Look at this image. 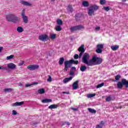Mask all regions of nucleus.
Masks as SVG:
<instances>
[{
	"label": "nucleus",
	"instance_id": "f257e3e1",
	"mask_svg": "<svg viewBox=\"0 0 128 128\" xmlns=\"http://www.w3.org/2000/svg\"><path fill=\"white\" fill-rule=\"evenodd\" d=\"M102 58H98L96 56H92L91 61V64L90 66H98V64H100L102 62Z\"/></svg>",
	"mask_w": 128,
	"mask_h": 128
},
{
	"label": "nucleus",
	"instance_id": "f03ea898",
	"mask_svg": "<svg viewBox=\"0 0 128 128\" xmlns=\"http://www.w3.org/2000/svg\"><path fill=\"white\" fill-rule=\"evenodd\" d=\"M90 60V54L88 53H84L82 58V62L86 64L88 66H90L92 59L89 60Z\"/></svg>",
	"mask_w": 128,
	"mask_h": 128
},
{
	"label": "nucleus",
	"instance_id": "7ed1b4c3",
	"mask_svg": "<svg viewBox=\"0 0 128 128\" xmlns=\"http://www.w3.org/2000/svg\"><path fill=\"white\" fill-rule=\"evenodd\" d=\"M72 64H78V61L70 60H66L64 62V70H66V72H68V68H70V66H72Z\"/></svg>",
	"mask_w": 128,
	"mask_h": 128
},
{
	"label": "nucleus",
	"instance_id": "20e7f679",
	"mask_svg": "<svg viewBox=\"0 0 128 128\" xmlns=\"http://www.w3.org/2000/svg\"><path fill=\"white\" fill-rule=\"evenodd\" d=\"M6 18L8 22H11L14 23H16L19 20L18 17L12 14H10L8 15H7L6 16Z\"/></svg>",
	"mask_w": 128,
	"mask_h": 128
},
{
	"label": "nucleus",
	"instance_id": "39448f33",
	"mask_svg": "<svg viewBox=\"0 0 128 128\" xmlns=\"http://www.w3.org/2000/svg\"><path fill=\"white\" fill-rule=\"evenodd\" d=\"M125 86V87L128 88V81L126 79H122L121 82H119L117 84V88H122V86Z\"/></svg>",
	"mask_w": 128,
	"mask_h": 128
},
{
	"label": "nucleus",
	"instance_id": "423d86ee",
	"mask_svg": "<svg viewBox=\"0 0 128 128\" xmlns=\"http://www.w3.org/2000/svg\"><path fill=\"white\" fill-rule=\"evenodd\" d=\"M98 10V6L96 5H93L90 7L88 11V16H92L94 14V12L96 10Z\"/></svg>",
	"mask_w": 128,
	"mask_h": 128
},
{
	"label": "nucleus",
	"instance_id": "0eeeda50",
	"mask_svg": "<svg viewBox=\"0 0 128 128\" xmlns=\"http://www.w3.org/2000/svg\"><path fill=\"white\" fill-rule=\"evenodd\" d=\"M84 28V26L82 25H78L76 26H72L70 28V32H76V30H80Z\"/></svg>",
	"mask_w": 128,
	"mask_h": 128
},
{
	"label": "nucleus",
	"instance_id": "6e6552de",
	"mask_svg": "<svg viewBox=\"0 0 128 128\" xmlns=\"http://www.w3.org/2000/svg\"><path fill=\"white\" fill-rule=\"evenodd\" d=\"M21 16L23 19L24 22V24H28V16H26L24 9L22 10Z\"/></svg>",
	"mask_w": 128,
	"mask_h": 128
},
{
	"label": "nucleus",
	"instance_id": "1a4fd4ad",
	"mask_svg": "<svg viewBox=\"0 0 128 128\" xmlns=\"http://www.w3.org/2000/svg\"><path fill=\"white\" fill-rule=\"evenodd\" d=\"M104 44H98L96 46L97 49L96 50V52L97 54H102V50L104 48Z\"/></svg>",
	"mask_w": 128,
	"mask_h": 128
},
{
	"label": "nucleus",
	"instance_id": "9d476101",
	"mask_svg": "<svg viewBox=\"0 0 128 128\" xmlns=\"http://www.w3.org/2000/svg\"><path fill=\"white\" fill-rule=\"evenodd\" d=\"M84 45H82L80 46V47L78 48V52H81L79 54V58H82V54H84V52H86V50H84Z\"/></svg>",
	"mask_w": 128,
	"mask_h": 128
},
{
	"label": "nucleus",
	"instance_id": "9b49d317",
	"mask_svg": "<svg viewBox=\"0 0 128 128\" xmlns=\"http://www.w3.org/2000/svg\"><path fill=\"white\" fill-rule=\"evenodd\" d=\"M20 2L21 4L26 6H32V4L28 2L25 1L24 0H20Z\"/></svg>",
	"mask_w": 128,
	"mask_h": 128
},
{
	"label": "nucleus",
	"instance_id": "f8f14e48",
	"mask_svg": "<svg viewBox=\"0 0 128 128\" xmlns=\"http://www.w3.org/2000/svg\"><path fill=\"white\" fill-rule=\"evenodd\" d=\"M38 38L40 40H42V42H46V40H48V36H47L46 34L41 35L39 36Z\"/></svg>",
	"mask_w": 128,
	"mask_h": 128
},
{
	"label": "nucleus",
	"instance_id": "ddd939ff",
	"mask_svg": "<svg viewBox=\"0 0 128 128\" xmlns=\"http://www.w3.org/2000/svg\"><path fill=\"white\" fill-rule=\"evenodd\" d=\"M72 90H78V80L74 82L72 85Z\"/></svg>",
	"mask_w": 128,
	"mask_h": 128
},
{
	"label": "nucleus",
	"instance_id": "4468645a",
	"mask_svg": "<svg viewBox=\"0 0 128 128\" xmlns=\"http://www.w3.org/2000/svg\"><path fill=\"white\" fill-rule=\"evenodd\" d=\"M24 104V102H16L15 103L12 104V106H22V104Z\"/></svg>",
	"mask_w": 128,
	"mask_h": 128
},
{
	"label": "nucleus",
	"instance_id": "2eb2a0df",
	"mask_svg": "<svg viewBox=\"0 0 128 128\" xmlns=\"http://www.w3.org/2000/svg\"><path fill=\"white\" fill-rule=\"evenodd\" d=\"M8 68L10 70H14L16 68V64L13 63H10L8 64Z\"/></svg>",
	"mask_w": 128,
	"mask_h": 128
},
{
	"label": "nucleus",
	"instance_id": "dca6fc26",
	"mask_svg": "<svg viewBox=\"0 0 128 128\" xmlns=\"http://www.w3.org/2000/svg\"><path fill=\"white\" fill-rule=\"evenodd\" d=\"M72 80V77L70 76V78H65L63 80V82L64 84H66L67 82H70Z\"/></svg>",
	"mask_w": 128,
	"mask_h": 128
},
{
	"label": "nucleus",
	"instance_id": "f3484780",
	"mask_svg": "<svg viewBox=\"0 0 128 128\" xmlns=\"http://www.w3.org/2000/svg\"><path fill=\"white\" fill-rule=\"evenodd\" d=\"M118 48H120V46L118 45L112 46H111V50L114 51L118 50Z\"/></svg>",
	"mask_w": 128,
	"mask_h": 128
},
{
	"label": "nucleus",
	"instance_id": "a211bd4d",
	"mask_svg": "<svg viewBox=\"0 0 128 128\" xmlns=\"http://www.w3.org/2000/svg\"><path fill=\"white\" fill-rule=\"evenodd\" d=\"M58 108V105L54 104L50 105L48 106V108H50V110H52V108Z\"/></svg>",
	"mask_w": 128,
	"mask_h": 128
},
{
	"label": "nucleus",
	"instance_id": "6ab92c4d",
	"mask_svg": "<svg viewBox=\"0 0 128 128\" xmlns=\"http://www.w3.org/2000/svg\"><path fill=\"white\" fill-rule=\"evenodd\" d=\"M52 100L51 99H44L42 100V102L43 104H46L48 102H52Z\"/></svg>",
	"mask_w": 128,
	"mask_h": 128
},
{
	"label": "nucleus",
	"instance_id": "aec40b11",
	"mask_svg": "<svg viewBox=\"0 0 128 128\" xmlns=\"http://www.w3.org/2000/svg\"><path fill=\"white\" fill-rule=\"evenodd\" d=\"M64 58H61L59 60V64L60 66H62L64 64Z\"/></svg>",
	"mask_w": 128,
	"mask_h": 128
},
{
	"label": "nucleus",
	"instance_id": "412c9836",
	"mask_svg": "<svg viewBox=\"0 0 128 128\" xmlns=\"http://www.w3.org/2000/svg\"><path fill=\"white\" fill-rule=\"evenodd\" d=\"M67 10L68 12H74V10L72 9V6L71 5L68 6Z\"/></svg>",
	"mask_w": 128,
	"mask_h": 128
},
{
	"label": "nucleus",
	"instance_id": "4be33fe9",
	"mask_svg": "<svg viewBox=\"0 0 128 128\" xmlns=\"http://www.w3.org/2000/svg\"><path fill=\"white\" fill-rule=\"evenodd\" d=\"M80 70H81V72H86V66H80Z\"/></svg>",
	"mask_w": 128,
	"mask_h": 128
},
{
	"label": "nucleus",
	"instance_id": "5701e85b",
	"mask_svg": "<svg viewBox=\"0 0 128 128\" xmlns=\"http://www.w3.org/2000/svg\"><path fill=\"white\" fill-rule=\"evenodd\" d=\"M17 32H24V28H22V26L18 27Z\"/></svg>",
	"mask_w": 128,
	"mask_h": 128
},
{
	"label": "nucleus",
	"instance_id": "b1692460",
	"mask_svg": "<svg viewBox=\"0 0 128 128\" xmlns=\"http://www.w3.org/2000/svg\"><path fill=\"white\" fill-rule=\"evenodd\" d=\"M88 110L91 114H96V110L94 109H92V108H88Z\"/></svg>",
	"mask_w": 128,
	"mask_h": 128
},
{
	"label": "nucleus",
	"instance_id": "393cba45",
	"mask_svg": "<svg viewBox=\"0 0 128 128\" xmlns=\"http://www.w3.org/2000/svg\"><path fill=\"white\" fill-rule=\"evenodd\" d=\"M104 126V122L102 121L100 124L96 126V128H102Z\"/></svg>",
	"mask_w": 128,
	"mask_h": 128
},
{
	"label": "nucleus",
	"instance_id": "a878e982",
	"mask_svg": "<svg viewBox=\"0 0 128 128\" xmlns=\"http://www.w3.org/2000/svg\"><path fill=\"white\" fill-rule=\"evenodd\" d=\"M82 5L84 6H85L86 8L88 6V2H86V1H84L82 2Z\"/></svg>",
	"mask_w": 128,
	"mask_h": 128
},
{
	"label": "nucleus",
	"instance_id": "bb28decb",
	"mask_svg": "<svg viewBox=\"0 0 128 128\" xmlns=\"http://www.w3.org/2000/svg\"><path fill=\"white\" fill-rule=\"evenodd\" d=\"M55 30L56 32H60V30H62V26H57L55 27Z\"/></svg>",
	"mask_w": 128,
	"mask_h": 128
},
{
	"label": "nucleus",
	"instance_id": "cd10ccee",
	"mask_svg": "<svg viewBox=\"0 0 128 128\" xmlns=\"http://www.w3.org/2000/svg\"><path fill=\"white\" fill-rule=\"evenodd\" d=\"M38 94H44V92H46V91L44 90V89L41 88L38 90Z\"/></svg>",
	"mask_w": 128,
	"mask_h": 128
},
{
	"label": "nucleus",
	"instance_id": "c85d7f7f",
	"mask_svg": "<svg viewBox=\"0 0 128 128\" xmlns=\"http://www.w3.org/2000/svg\"><path fill=\"white\" fill-rule=\"evenodd\" d=\"M94 96H96V94H88L87 95V98H94Z\"/></svg>",
	"mask_w": 128,
	"mask_h": 128
},
{
	"label": "nucleus",
	"instance_id": "c756f323",
	"mask_svg": "<svg viewBox=\"0 0 128 128\" xmlns=\"http://www.w3.org/2000/svg\"><path fill=\"white\" fill-rule=\"evenodd\" d=\"M56 22L59 26H62V20H57Z\"/></svg>",
	"mask_w": 128,
	"mask_h": 128
},
{
	"label": "nucleus",
	"instance_id": "7c9ffc66",
	"mask_svg": "<svg viewBox=\"0 0 128 128\" xmlns=\"http://www.w3.org/2000/svg\"><path fill=\"white\" fill-rule=\"evenodd\" d=\"M56 36V34H50V38H52V40H54Z\"/></svg>",
	"mask_w": 128,
	"mask_h": 128
},
{
	"label": "nucleus",
	"instance_id": "2f4dec72",
	"mask_svg": "<svg viewBox=\"0 0 128 128\" xmlns=\"http://www.w3.org/2000/svg\"><path fill=\"white\" fill-rule=\"evenodd\" d=\"M106 102H110V100H112V96H107L106 98Z\"/></svg>",
	"mask_w": 128,
	"mask_h": 128
},
{
	"label": "nucleus",
	"instance_id": "473e14b6",
	"mask_svg": "<svg viewBox=\"0 0 128 128\" xmlns=\"http://www.w3.org/2000/svg\"><path fill=\"white\" fill-rule=\"evenodd\" d=\"M4 90L5 92H10L12 90V89L10 88H5Z\"/></svg>",
	"mask_w": 128,
	"mask_h": 128
},
{
	"label": "nucleus",
	"instance_id": "72a5a7b5",
	"mask_svg": "<svg viewBox=\"0 0 128 128\" xmlns=\"http://www.w3.org/2000/svg\"><path fill=\"white\" fill-rule=\"evenodd\" d=\"M103 9L104 10H106V12H108L110 10V6L104 7Z\"/></svg>",
	"mask_w": 128,
	"mask_h": 128
},
{
	"label": "nucleus",
	"instance_id": "f704fd0d",
	"mask_svg": "<svg viewBox=\"0 0 128 128\" xmlns=\"http://www.w3.org/2000/svg\"><path fill=\"white\" fill-rule=\"evenodd\" d=\"M39 66L38 65H32V70H38V68Z\"/></svg>",
	"mask_w": 128,
	"mask_h": 128
},
{
	"label": "nucleus",
	"instance_id": "c9c22d12",
	"mask_svg": "<svg viewBox=\"0 0 128 128\" xmlns=\"http://www.w3.org/2000/svg\"><path fill=\"white\" fill-rule=\"evenodd\" d=\"M104 86V83H102L100 84H98L96 86V88H102V86Z\"/></svg>",
	"mask_w": 128,
	"mask_h": 128
},
{
	"label": "nucleus",
	"instance_id": "e433bc0d",
	"mask_svg": "<svg viewBox=\"0 0 128 128\" xmlns=\"http://www.w3.org/2000/svg\"><path fill=\"white\" fill-rule=\"evenodd\" d=\"M120 78H121L120 75L118 74L117 76H115V80H120Z\"/></svg>",
	"mask_w": 128,
	"mask_h": 128
},
{
	"label": "nucleus",
	"instance_id": "4c0bfd02",
	"mask_svg": "<svg viewBox=\"0 0 128 128\" xmlns=\"http://www.w3.org/2000/svg\"><path fill=\"white\" fill-rule=\"evenodd\" d=\"M14 55H10V56H8L6 57V60H12V58H14Z\"/></svg>",
	"mask_w": 128,
	"mask_h": 128
},
{
	"label": "nucleus",
	"instance_id": "58836bf2",
	"mask_svg": "<svg viewBox=\"0 0 128 128\" xmlns=\"http://www.w3.org/2000/svg\"><path fill=\"white\" fill-rule=\"evenodd\" d=\"M100 4H106V0H100Z\"/></svg>",
	"mask_w": 128,
	"mask_h": 128
},
{
	"label": "nucleus",
	"instance_id": "ea45409f",
	"mask_svg": "<svg viewBox=\"0 0 128 128\" xmlns=\"http://www.w3.org/2000/svg\"><path fill=\"white\" fill-rule=\"evenodd\" d=\"M12 114H13V116H16V114H18V112H16V111L13 110L12 111Z\"/></svg>",
	"mask_w": 128,
	"mask_h": 128
},
{
	"label": "nucleus",
	"instance_id": "a19ab883",
	"mask_svg": "<svg viewBox=\"0 0 128 128\" xmlns=\"http://www.w3.org/2000/svg\"><path fill=\"white\" fill-rule=\"evenodd\" d=\"M48 78L47 80V82H52V76H48Z\"/></svg>",
	"mask_w": 128,
	"mask_h": 128
},
{
	"label": "nucleus",
	"instance_id": "79ce46f5",
	"mask_svg": "<svg viewBox=\"0 0 128 128\" xmlns=\"http://www.w3.org/2000/svg\"><path fill=\"white\" fill-rule=\"evenodd\" d=\"M78 58H79L78 54H75L74 55V58L75 60H78Z\"/></svg>",
	"mask_w": 128,
	"mask_h": 128
},
{
	"label": "nucleus",
	"instance_id": "37998d69",
	"mask_svg": "<svg viewBox=\"0 0 128 128\" xmlns=\"http://www.w3.org/2000/svg\"><path fill=\"white\" fill-rule=\"evenodd\" d=\"M28 70H32V65H30L28 66Z\"/></svg>",
	"mask_w": 128,
	"mask_h": 128
},
{
	"label": "nucleus",
	"instance_id": "c03bdc74",
	"mask_svg": "<svg viewBox=\"0 0 128 128\" xmlns=\"http://www.w3.org/2000/svg\"><path fill=\"white\" fill-rule=\"evenodd\" d=\"M80 14H76V20H78V18H80Z\"/></svg>",
	"mask_w": 128,
	"mask_h": 128
},
{
	"label": "nucleus",
	"instance_id": "a18cd8bd",
	"mask_svg": "<svg viewBox=\"0 0 128 128\" xmlns=\"http://www.w3.org/2000/svg\"><path fill=\"white\" fill-rule=\"evenodd\" d=\"M32 86V84H26L25 85L26 88H28V86Z\"/></svg>",
	"mask_w": 128,
	"mask_h": 128
},
{
	"label": "nucleus",
	"instance_id": "49530a36",
	"mask_svg": "<svg viewBox=\"0 0 128 128\" xmlns=\"http://www.w3.org/2000/svg\"><path fill=\"white\" fill-rule=\"evenodd\" d=\"M70 76H74V72L73 71H70Z\"/></svg>",
	"mask_w": 128,
	"mask_h": 128
},
{
	"label": "nucleus",
	"instance_id": "de8ad7c7",
	"mask_svg": "<svg viewBox=\"0 0 128 128\" xmlns=\"http://www.w3.org/2000/svg\"><path fill=\"white\" fill-rule=\"evenodd\" d=\"M24 64V61H21L19 63V66H22V64Z\"/></svg>",
	"mask_w": 128,
	"mask_h": 128
},
{
	"label": "nucleus",
	"instance_id": "09e8293b",
	"mask_svg": "<svg viewBox=\"0 0 128 128\" xmlns=\"http://www.w3.org/2000/svg\"><path fill=\"white\" fill-rule=\"evenodd\" d=\"M100 30V26H97L95 28L96 30L98 31Z\"/></svg>",
	"mask_w": 128,
	"mask_h": 128
},
{
	"label": "nucleus",
	"instance_id": "8fccbe9b",
	"mask_svg": "<svg viewBox=\"0 0 128 128\" xmlns=\"http://www.w3.org/2000/svg\"><path fill=\"white\" fill-rule=\"evenodd\" d=\"M36 84H38V82H32V86H36Z\"/></svg>",
	"mask_w": 128,
	"mask_h": 128
},
{
	"label": "nucleus",
	"instance_id": "3c124183",
	"mask_svg": "<svg viewBox=\"0 0 128 128\" xmlns=\"http://www.w3.org/2000/svg\"><path fill=\"white\" fill-rule=\"evenodd\" d=\"M62 94H70V92H62Z\"/></svg>",
	"mask_w": 128,
	"mask_h": 128
},
{
	"label": "nucleus",
	"instance_id": "603ef678",
	"mask_svg": "<svg viewBox=\"0 0 128 128\" xmlns=\"http://www.w3.org/2000/svg\"><path fill=\"white\" fill-rule=\"evenodd\" d=\"M71 109H72V110H78V108H71Z\"/></svg>",
	"mask_w": 128,
	"mask_h": 128
},
{
	"label": "nucleus",
	"instance_id": "864d4df0",
	"mask_svg": "<svg viewBox=\"0 0 128 128\" xmlns=\"http://www.w3.org/2000/svg\"><path fill=\"white\" fill-rule=\"evenodd\" d=\"M0 70H4V66H0Z\"/></svg>",
	"mask_w": 128,
	"mask_h": 128
},
{
	"label": "nucleus",
	"instance_id": "5fc2aeb1",
	"mask_svg": "<svg viewBox=\"0 0 128 128\" xmlns=\"http://www.w3.org/2000/svg\"><path fill=\"white\" fill-rule=\"evenodd\" d=\"M3 49H4V47L0 46V52H2V50Z\"/></svg>",
	"mask_w": 128,
	"mask_h": 128
},
{
	"label": "nucleus",
	"instance_id": "6e6d98bb",
	"mask_svg": "<svg viewBox=\"0 0 128 128\" xmlns=\"http://www.w3.org/2000/svg\"><path fill=\"white\" fill-rule=\"evenodd\" d=\"M66 124L67 126H70V122H66Z\"/></svg>",
	"mask_w": 128,
	"mask_h": 128
},
{
	"label": "nucleus",
	"instance_id": "4d7b16f0",
	"mask_svg": "<svg viewBox=\"0 0 128 128\" xmlns=\"http://www.w3.org/2000/svg\"><path fill=\"white\" fill-rule=\"evenodd\" d=\"M72 70H76V67H72Z\"/></svg>",
	"mask_w": 128,
	"mask_h": 128
},
{
	"label": "nucleus",
	"instance_id": "13d9d810",
	"mask_svg": "<svg viewBox=\"0 0 128 128\" xmlns=\"http://www.w3.org/2000/svg\"><path fill=\"white\" fill-rule=\"evenodd\" d=\"M19 86H22V83H20Z\"/></svg>",
	"mask_w": 128,
	"mask_h": 128
},
{
	"label": "nucleus",
	"instance_id": "bf43d9fd",
	"mask_svg": "<svg viewBox=\"0 0 128 128\" xmlns=\"http://www.w3.org/2000/svg\"><path fill=\"white\" fill-rule=\"evenodd\" d=\"M126 0H122V2H126Z\"/></svg>",
	"mask_w": 128,
	"mask_h": 128
},
{
	"label": "nucleus",
	"instance_id": "052dcab7",
	"mask_svg": "<svg viewBox=\"0 0 128 128\" xmlns=\"http://www.w3.org/2000/svg\"><path fill=\"white\" fill-rule=\"evenodd\" d=\"M51 1H52V2H54V0H51Z\"/></svg>",
	"mask_w": 128,
	"mask_h": 128
}]
</instances>
